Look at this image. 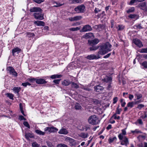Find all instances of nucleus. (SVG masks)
Returning <instances> with one entry per match:
<instances>
[{
  "instance_id": "nucleus-1",
  "label": "nucleus",
  "mask_w": 147,
  "mask_h": 147,
  "mask_svg": "<svg viewBox=\"0 0 147 147\" xmlns=\"http://www.w3.org/2000/svg\"><path fill=\"white\" fill-rule=\"evenodd\" d=\"M100 40L98 38H95L94 39L90 40H88V44L90 46L89 49L90 51H96L99 48L101 50V46H96Z\"/></svg>"
},
{
  "instance_id": "nucleus-2",
  "label": "nucleus",
  "mask_w": 147,
  "mask_h": 147,
  "mask_svg": "<svg viewBox=\"0 0 147 147\" xmlns=\"http://www.w3.org/2000/svg\"><path fill=\"white\" fill-rule=\"evenodd\" d=\"M111 47V45L109 42H107L103 45L102 48V55L105 54L111 51L110 49Z\"/></svg>"
},
{
  "instance_id": "nucleus-3",
  "label": "nucleus",
  "mask_w": 147,
  "mask_h": 147,
  "mask_svg": "<svg viewBox=\"0 0 147 147\" xmlns=\"http://www.w3.org/2000/svg\"><path fill=\"white\" fill-rule=\"evenodd\" d=\"M88 122L92 125H96L100 122V121L95 115L90 116L88 119Z\"/></svg>"
},
{
  "instance_id": "nucleus-4",
  "label": "nucleus",
  "mask_w": 147,
  "mask_h": 147,
  "mask_svg": "<svg viewBox=\"0 0 147 147\" xmlns=\"http://www.w3.org/2000/svg\"><path fill=\"white\" fill-rule=\"evenodd\" d=\"M85 6L82 4L76 7L74 9V11L77 13H83L85 11Z\"/></svg>"
},
{
  "instance_id": "nucleus-5",
  "label": "nucleus",
  "mask_w": 147,
  "mask_h": 147,
  "mask_svg": "<svg viewBox=\"0 0 147 147\" xmlns=\"http://www.w3.org/2000/svg\"><path fill=\"white\" fill-rule=\"evenodd\" d=\"M101 54V50L99 49V51L98 53V54L96 55H95L94 54H91L88 55L86 57L87 59L91 60L94 59H97L100 58V55Z\"/></svg>"
},
{
  "instance_id": "nucleus-6",
  "label": "nucleus",
  "mask_w": 147,
  "mask_h": 147,
  "mask_svg": "<svg viewBox=\"0 0 147 147\" xmlns=\"http://www.w3.org/2000/svg\"><path fill=\"white\" fill-rule=\"evenodd\" d=\"M6 69L7 71H9L10 74L13 75L15 77H16L17 76V73L12 67H7Z\"/></svg>"
},
{
  "instance_id": "nucleus-7",
  "label": "nucleus",
  "mask_w": 147,
  "mask_h": 147,
  "mask_svg": "<svg viewBox=\"0 0 147 147\" xmlns=\"http://www.w3.org/2000/svg\"><path fill=\"white\" fill-rule=\"evenodd\" d=\"M42 11L35 13L33 14L34 18L37 20H41L44 19L43 16L41 14Z\"/></svg>"
},
{
  "instance_id": "nucleus-8",
  "label": "nucleus",
  "mask_w": 147,
  "mask_h": 147,
  "mask_svg": "<svg viewBox=\"0 0 147 147\" xmlns=\"http://www.w3.org/2000/svg\"><path fill=\"white\" fill-rule=\"evenodd\" d=\"M45 131H48L50 133H51L57 132L58 131V129L56 127H47L45 128Z\"/></svg>"
},
{
  "instance_id": "nucleus-9",
  "label": "nucleus",
  "mask_w": 147,
  "mask_h": 147,
  "mask_svg": "<svg viewBox=\"0 0 147 147\" xmlns=\"http://www.w3.org/2000/svg\"><path fill=\"white\" fill-rule=\"evenodd\" d=\"M134 43L139 48H141L143 46V45L141 41L139 39H134L133 40Z\"/></svg>"
},
{
  "instance_id": "nucleus-10",
  "label": "nucleus",
  "mask_w": 147,
  "mask_h": 147,
  "mask_svg": "<svg viewBox=\"0 0 147 147\" xmlns=\"http://www.w3.org/2000/svg\"><path fill=\"white\" fill-rule=\"evenodd\" d=\"M92 30L91 26L89 25H87L84 26L82 30V32H86L90 31Z\"/></svg>"
},
{
  "instance_id": "nucleus-11",
  "label": "nucleus",
  "mask_w": 147,
  "mask_h": 147,
  "mask_svg": "<svg viewBox=\"0 0 147 147\" xmlns=\"http://www.w3.org/2000/svg\"><path fill=\"white\" fill-rule=\"evenodd\" d=\"M122 133L119 134L118 136V137L119 139L120 140H122L123 139V138L125 136L126 134V132L125 130V129H124L121 130Z\"/></svg>"
},
{
  "instance_id": "nucleus-12",
  "label": "nucleus",
  "mask_w": 147,
  "mask_h": 147,
  "mask_svg": "<svg viewBox=\"0 0 147 147\" xmlns=\"http://www.w3.org/2000/svg\"><path fill=\"white\" fill-rule=\"evenodd\" d=\"M123 139V140H122L121 142V144L122 145H125V146H127L129 144L128 139L126 136H124Z\"/></svg>"
},
{
  "instance_id": "nucleus-13",
  "label": "nucleus",
  "mask_w": 147,
  "mask_h": 147,
  "mask_svg": "<svg viewBox=\"0 0 147 147\" xmlns=\"http://www.w3.org/2000/svg\"><path fill=\"white\" fill-rule=\"evenodd\" d=\"M30 11L31 12H35L36 13H38L39 12L42 11V10L39 7H34L31 8L30 10Z\"/></svg>"
},
{
  "instance_id": "nucleus-14",
  "label": "nucleus",
  "mask_w": 147,
  "mask_h": 147,
  "mask_svg": "<svg viewBox=\"0 0 147 147\" xmlns=\"http://www.w3.org/2000/svg\"><path fill=\"white\" fill-rule=\"evenodd\" d=\"M47 82L44 79L41 78L36 79V83L39 84H45Z\"/></svg>"
},
{
  "instance_id": "nucleus-15",
  "label": "nucleus",
  "mask_w": 147,
  "mask_h": 147,
  "mask_svg": "<svg viewBox=\"0 0 147 147\" xmlns=\"http://www.w3.org/2000/svg\"><path fill=\"white\" fill-rule=\"evenodd\" d=\"M68 132L66 129L62 128L58 132V133L60 134L66 135L68 133Z\"/></svg>"
},
{
  "instance_id": "nucleus-16",
  "label": "nucleus",
  "mask_w": 147,
  "mask_h": 147,
  "mask_svg": "<svg viewBox=\"0 0 147 147\" xmlns=\"http://www.w3.org/2000/svg\"><path fill=\"white\" fill-rule=\"evenodd\" d=\"M34 23L36 25L39 26H44L45 25V23L44 22L40 21H34Z\"/></svg>"
},
{
  "instance_id": "nucleus-17",
  "label": "nucleus",
  "mask_w": 147,
  "mask_h": 147,
  "mask_svg": "<svg viewBox=\"0 0 147 147\" xmlns=\"http://www.w3.org/2000/svg\"><path fill=\"white\" fill-rule=\"evenodd\" d=\"M92 102L98 106L100 107L101 105V101L98 99H92Z\"/></svg>"
},
{
  "instance_id": "nucleus-18",
  "label": "nucleus",
  "mask_w": 147,
  "mask_h": 147,
  "mask_svg": "<svg viewBox=\"0 0 147 147\" xmlns=\"http://www.w3.org/2000/svg\"><path fill=\"white\" fill-rule=\"evenodd\" d=\"M92 37H94L93 34L91 32H89L86 34L84 35V38L86 39H87L91 38Z\"/></svg>"
},
{
  "instance_id": "nucleus-19",
  "label": "nucleus",
  "mask_w": 147,
  "mask_h": 147,
  "mask_svg": "<svg viewBox=\"0 0 147 147\" xmlns=\"http://www.w3.org/2000/svg\"><path fill=\"white\" fill-rule=\"evenodd\" d=\"M71 83V82L69 80H64L62 82V84L63 85L65 86H67Z\"/></svg>"
},
{
  "instance_id": "nucleus-20",
  "label": "nucleus",
  "mask_w": 147,
  "mask_h": 147,
  "mask_svg": "<svg viewBox=\"0 0 147 147\" xmlns=\"http://www.w3.org/2000/svg\"><path fill=\"white\" fill-rule=\"evenodd\" d=\"M102 80L106 82H111L112 80V78L111 77L106 76Z\"/></svg>"
},
{
  "instance_id": "nucleus-21",
  "label": "nucleus",
  "mask_w": 147,
  "mask_h": 147,
  "mask_svg": "<svg viewBox=\"0 0 147 147\" xmlns=\"http://www.w3.org/2000/svg\"><path fill=\"white\" fill-rule=\"evenodd\" d=\"M21 49L18 47L15 48L12 50V53L13 56H15V53H17V54L19 53V52L20 51Z\"/></svg>"
},
{
  "instance_id": "nucleus-22",
  "label": "nucleus",
  "mask_w": 147,
  "mask_h": 147,
  "mask_svg": "<svg viewBox=\"0 0 147 147\" xmlns=\"http://www.w3.org/2000/svg\"><path fill=\"white\" fill-rule=\"evenodd\" d=\"M94 90L97 92H100L101 91V86L100 84L97 85L94 87Z\"/></svg>"
},
{
  "instance_id": "nucleus-23",
  "label": "nucleus",
  "mask_w": 147,
  "mask_h": 147,
  "mask_svg": "<svg viewBox=\"0 0 147 147\" xmlns=\"http://www.w3.org/2000/svg\"><path fill=\"white\" fill-rule=\"evenodd\" d=\"M62 76L61 75L55 74L51 76L50 77L51 78L54 79L57 78H59L61 77Z\"/></svg>"
},
{
  "instance_id": "nucleus-24",
  "label": "nucleus",
  "mask_w": 147,
  "mask_h": 147,
  "mask_svg": "<svg viewBox=\"0 0 147 147\" xmlns=\"http://www.w3.org/2000/svg\"><path fill=\"white\" fill-rule=\"evenodd\" d=\"M53 4H55V5L53 6L54 7H57L62 6L64 5V3L61 4L59 3H58L55 1H53Z\"/></svg>"
},
{
  "instance_id": "nucleus-25",
  "label": "nucleus",
  "mask_w": 147,
  "mask_h": 147,
  "mask_svg": "<svg viewBox=\"0 0 147 147\" xmlns=\"http://www.w3.org/2000/svg\"><path fill=\"white\" fill-rule=\"evenodd\" d=\"M20 89L21 88L20 87H15L13 89V90L15 93L18 94Z\"/></svg>"
},
{
  "instance_id": "nucleus-26",
  "label": "nucleus",
  "mask_w": 147,
  "mask_h": 147,
  "mask_svg": "<svg viewBox=\"0 0 147 147\" xmlns=\"http://www.w3.org/2000/svg\"><path fill=\"white\" fill-rule=\"evenodd\" d=\"M26 138L27 139H28L29 138H33L34 137V136L32 134L30 133H26L25 134Z\"/></svg>"
},
{
  "instance_id": "nucleus-27",
  "label": "nucleus",
  "mask_w": 147,
  "mask_h": 147,
  "mask_svg": "<svg viewBox=\"0 0 147 147\" xmlns=\"http://www.w3.org/2000/svg\"><path fill=\"white\" fill-rule=\"evenodd\" d=\"M71 86L72 88H75L76 89H77L79 88V86L76 83H75L73 82H71Z\"/></svg>"
},
{
  "instance_id": "nucleus-28",
  "label": "nucleus",
  "mask_w": 147,
  "mask_h": 147,
  "mask_svg": "<svg viewBox=\"0 0 147 147\" xmlns=\"http://www.w3.org/2000/svg\"><path fill=\"white\" fill-rule=\"evenodd\" d=\"M35 132L37 134L40 135H44L45 134L44 132H43L40 130L38 129L35 130Z\"/></svg>"
},
{
  "instance_id": "nucleus-29",
  "label": "nucleus",
  "mask_w": 147,
  "mask_h": 147,
  "mask_svg": "<svg viewBox=\"0 0 147 147\" xmlns=\"http://www.w3.org/2000/svg\"><path fill=\"white\" fill-rule=\"evenodd\" d=\"M88 134L87 133H82L80 134V136L83 138H87Z\"/></svg>"
},
{
  "instance_id": "nucleus-30",
  "label": "nucleus",
  "mask_w": 147,
  "mask_h": 147,
  "mask_svg": "<svg viewBox=\"0 0 147 147\" xmlns=\"http://www.w3.org/2000/svg\"><path fill=\"white\" fill-rule=\"evenodd\" d=\"M81 108L82 107L79 103H76L75 104V108L77 110L81 109Z\"/></svg>"
},
{
  "instance_id": "nucleus-31",
  "label": "nucleus",
  "mask_w": 147,
  "mask_h": 147,
  "mask_svg": "<svg viewBox=\"0 0 147 147\" xmlns=\"http://www.w3.org/2000/svg\"><path fill=\"white\" fill-rule=\"evenodd\" d=\"M27 36L28 37H34L35 35L34 33L30 32H27L26 33Z\"/></svg>"
},
{
  "instance_id": "nucleus-32",
  "label": "nucleus",
  "mask_w": 147,
  "mask_h": 147,
  "mask_svg": "<svg viewBox=\"0 0 147 147\" xmlns=\"http://www.w3.org/2000/svg\"><path fill=\"white\" fill-rule=\"evenodd\" d=\"M134 104V103L133 102H129L127 104V107L131 108L133 107Z\"/></svg>"
},
{
  "instance_id": "nucleus-33",
  "label": "nucleus",
  "mask_w": 147,
  "mask_h": 147,
  "mask_svg": "<svg viewBox=\"0 0 147 147\" xmlns=\"http://www.w3.org/2000/svg\"><path fill=\"white\" fill-rule=\"evenodd\" d=\"M7 97H8L10 99L13 100L14 95L12 94L7 93L6 94Z\"/></svg>"
},
{
  "instance_id": "nucleus-34",
  "label": "nucleus",
  "mask_w": 147,
  "mask_h": 147,
  "mask_svg": "<svg viewBox=\"0 0 147 147\" xmlns=\"http://www.w3.org/2000/svg\"><path fill=\"white\" fill-rule=\"evenodd\" d=\"M139 7L141 8H144L146 6V3L145 2L141 3L138 5Z\"/></svg>"
},
{
  "instance_id": "nucleus-35",
  "label": "nucleus",
  "mask_w": 147,
  "mask_h": 147,
  "mask_svg": "<svg viewBox=\"0 0 147 147\" xmlns=\"http://www.w3.org/2000/svg\"><path fill=\"white\" fill-rule=\"evenodd\" d=\"M74 18L75 21H78L82 18V17L81 16H77L74 17Z\"/></svg>"
},
{
  "instance_id": "nucleus-36",
  "label": "nucleus",
  "mask_w": 147,
  "mask_h": 147,
  "mask_svg": "<svg viewBox=\"0 0 147 147\" xmlns=\"http://www.w3.org/2000/svg\"><path fill=\"white\" fill-rule=\"evenodd\" d=\"M124 26L122 25H119L118 27H117V28L118 29V30H122L124 28Z\"/></svg>"
},
{
  "instance_id": "nucleus-37",
  "label": "nucleus",
  "mask_w": 147,
  "mask_h": 147,
  "mask_svg": "<svg viewBox=\"0 0 147 147\" xmlns=\"http://www.w3.org/2000/svg\"><path fill=\"white\" fill-rule=\"evenodd\" d=\"M32 147H41L40 145L36 142H34L32 143Z\"/></svg>"
},
{
  "instance_id": "nucleus-38",
  "label": "nucleus",
  "mask_w": 147,
  "mask_h": 147,
  "mask_svg": "<svg viewBox=\"0 0 147 147\" xmlns=\"http://www.w3.org/2000/svg\"><path fill=\"white\" fill-rule=\"evenodd\" d=\"M116 140L117 138L115 136L113 138H110L109 139V143H111L112 142Z\"/></svg>"
},
{
  "instance_id": "nucleus-39",
  "label": "nucleus",
  "mask_w": 147,
  "mask_h": 147,
  "mask_svg": "<svg viewBox=\"0 0 147 147\" xmlns=\"http://www.w3.org/2000/svg\"><path fill=\"white\" fill-rule=\"evenodd\" d=\"M134 11V7H131V8L129 9L127 11V13L133 12Z\"/></svg>"
},
{
  "instance_id": "nucleus-40",
  "label": "nucleus",
  "mask_w": 147,
  "mask_h": 147,
  "mask_svg": "<svg viewBox=\"0 0 147 147\" xmlns=\"http://www.w3.org/2000/svg\"><path fill=\"white\" fill-rule=\"evenodd\" d=\"M80 29V28L78 27H76V28H71L69 29L70 30L73 31H77L79 30Z\"/></svg>"
},
{
  "instance_id": "nucleus-41",
  "label": "nucleus",
  "mask_w": 147,
  "mask_h": 147,
  "mask_svg": "<svg viewBox=\"0 0 147 147\" xmlns=\"http://www.w3.org/2000/svg\"><path fill=\"white\" fill-rule=\"evenodd\" d=\"M140 52V53H147V48H146L142 49Z\"/></svg>"
},
{
  "instance_id": "nucleus-42",
  "label": "nucleus",
  "mask_w": 147,
  "mask_h": 147,
  "mask_svg": "<svg viewBox=\"0 0 147 147\" xmlns=\"http://www.w3.org/2000/svg\"><path fill=\"white\" fill-rule=\"evenodd\" d=\"M23 123L24 125L26 127H27L28 128H30V125L27 121H24Z\"/></svg>"
},
{
  "instance_id": "nucleus-43",
  "label": "nucleus",
  "mask_w": 147,
  "mask_h": 147,
  "mask_svg": "<svg viewBox=\"0 0 147 147\" xmlns=\"http://www.w3.org/2000/svg\"><path fill=\"white\" fill-rule=\"evenodd\" d=\"M22 85L25 87H26L27 85H28L29 86H30L31 84L28 82H26L22 83Z\"/></svg>"
},
{
  "instance_id": "nucleus-44",
  "label": "nucleus",
  "mask_w": 147,
  "mask_h": 147,
  "mask_svg": "<svg viewBox=\"0 0 147 147\" xmlns=\"http://www.w3.org/2000/svg\"><path fill=\"white\" fill-rule=\"evenodd\" d=\"M135 96H136L137 100L139 99L140 98H142V95L140 94H136Z\"/></svg>"
},
{
  "instance_id": "nucleus-45",
  "label": "nucleus",
  "mask_w": 147,
  "mask_h": 147,
  "mask_svg": "<svg viewBox=\"0 0 147 147\" xmlns=\"http://www.w3.org/2000/svg\"><path fill=\"white\" fill-rule=\"evenodd\" d=\"M36 79L32 78H28L27 79V80L30 81L31 82H33L34 81H35L36 82Z\"/></svg>"
},
{
  "instance_id": "nucleus-46",
  "label": "nucleus",
  "mask_w": 147,
  "mask_h": 147,
  "mask_svg": "<svg viewBox=\"0 0 147 147\" xmlns=\"http://www.w3.org/2000/svg\"><path fill=\"white\" fill-rule=\"evenodd\" d=\"M121 110H122L121 109L117 107L116 110V114H120L121 112Z\"/></svg>"
},
{
  "instance_id": "nucleus-47",
  "label": "nucleus",
  "mask_w": 147,
  "mask_h": 147,
  "mask_svg": "<svg viewBox=\"0 0 147 147\" xmlns=\"http://www.w3.org/2000/svg\"><path fill=\"white\" fill-rule=\"evenodd\" d=\"M144 105L142 104H140L138 105L137 108L139 109L140 110L142 108L144 107Z\"/></svg>"
},
{
  "instance_id": "nucleus-48",
  "label": "nucleus",
  "mask_w": 147,
  "mask_h": 147,
  "mask_svg": "<svg viewBox=\"0 0 147 147\" xmlns=\"http://www.w3.org/2000/svg\"><path fill=\"white\" fill-rule=\"evenodd\" d=\"M142 65L144 67L147 68V61H144L142 63Z\"/></svg>"
},
{
  "instance_id": "nucleus-49",
  "label": "nucleus",
  "mask_w": 147,
  "mask_h": 147,
  "mask_svg": "<svg viewBox=\"0 0 147 147\" xmlns=\"http://www.w3.org/2000/svg\"><path fill=\"white\" fill-rule=\"evenodd\" d=\"M60 80L61 79L54 80L53 81V82L56 84H58L59 83Z\"/></svg>"
},
{
  "instance_id": "nucleus-50",
  "label": "nucleus",
  "mask_w": 147,
  "mask_h": 147,
  "mask_svg": "<svg viewBox=\"0 0 147 147\" xmlns=\"http://www.w3.org/2000/svg\"><path fill=\"white\" fill-rule=\"evenodd\" d=\"M94 28L98 30V29H99V28L100 29L101 28V25L100 24L96 25L94 26Z\"/></svg>"
},
{
  "instance_id": "nucleus-51",
  "label": "nucleus",
  "mask_w": 147,
  "mask_h": 147,
  "mask_svg": "<svg viewBox=\"0 0 147 147\" xmlns=\"http://www.w3.org/2000/svg\"><path fill=\"white\" fill-rule=\"evenodd\" d=\"M112 117H114L115 119H120V117L119 116L117 117L116 113L114 114L112 116Z\"/></svg>"
},
{
  "instance_id": "nucleus-52",
  "label": "nucleus",
  "mask_w": 147,
  "mask_h": 147,
  "mask_svg": "<svg viewBox=\"0 0 147 147\" xmlns=\"http://www.w3.org/2000/svg\"><path fill=\"white\" fill-rule=\"evenodd\" d=\"M36 3H40L44 1V0H33Z\"/></svg>"
},
{
  "instance_id": "nucleus-53",
  "label": "nucleus",
  "mask_w": 147,
  "mask_h": 147,
  "mask_svg": "<svg viewBox=\"0 0 147 147\" xmlns=\"http://www.w3.org/2000/svg\"><path fill=\"white\" fill-rule=\"evenodd\" d=\"M18 119L19 120L21 121L22 120H26V119L22 115H20L18 118Z\"/></svg>"
},
{
  "instance_id": "nucleus-54",
  "label": "nucleus",
  "mask_w": 147,
  "mask_h": 147,
  "mask_svg": "<svg viewBox=\"0 0 147 147\" xmlns=\"http://www.w3.org/2000/svg\"><path fill=\"white\" fill-rule=\"evenodd\" d=\"M47 145L49 147H54V146L52 145L51 142H47Z\"/></svg>"
},
{
  "instance_id": "nucleus-55",
  "label": "nucleus",
  "mask_w": 147,
  "mask_h": 147,
  "mask_svg": "<svg viewBox=\"0 0 147 147\" xmlns=\"http://www.w3.org/2000/svg\"><path fill=\"white\" fill-rule=\"evenodd\" d=\"M137 15L136 14H131L128 17L130 18H134Z\"/></svg>"
},
{
  "instance_id": "nucleus-56",
  "label": "nucleus",
  "mask_w": 147,
  "mask_h": 147,
  "mask_svg": "<svg viewBox=\"0 0 147 147\" xmlns=\"http://www.w3.org/2000/svg\"><path fill=\"white\" fill-rule=\"evenodd\" d=\"M131 131V132L133 133H141L140 131L138 130L137 129H136L134 131Z\"/></svg>"
},
{
  "instance_id": "nucleus-57",
  "label": "nucleus",
  "mask_w": 147,
  "mask_h": 147,
  "mask_svg": "<svg viewBox=\"0 0 147 147\" xmlns=\"http://www.w3.org/2000/svg\"><path fill=\"white\" fill-rule=\"evenodd\" d=\"M118 100V98L117 97H115L113 99V103H116Z\"/></svg>"
},
{
  "instance_id": "nucleus-58",
  "label": "nucleus",
  "mask_w": 147,
  "mask_h": 147,
  "mask_svg": "<svg viewBox=\"0 0 147 147\" xmlns=\"http://www.w3.org/2000/svg\"><path fill=\"white\" fill-rule=\"evenodd\" d=\"M94 11L95 13H97L100 11V10L98 8H95Z\"/></svg>"
},
{
  "instance_id": "nucleus-59",
  "label": "nucleus",
  "mask_w": 147,
  "mask_h": 147,
  "mask_svg": "<svg viewBox=\"0 0 147 147\" xmlns=\"http://www.w3.org/2000/svg\"><path fill=\"white\" fill-rule=\"evenodd\" d=\"M135 26L136 28V29H140L142 28V27L141 26V25L140 24H138V25H136Z\"/></svg>"
},
{
  "instance_id": "nucleus-60",
  "label": "nucleus",
  "mask_w": 147,
  "mask_h": 147,
  "mask_svg": "<svg viewBox=\"0 0 147 147\" xmlns=\"http://www.w3.org/2000/svg\"><path fill=\"white\" fill-rule=\"evenodd\" d=\"M74 3H79L82 2V0H72Z\"/></svg>"
},
{
  "instance_id": "nucleus-61",
  "label": "nucleus",
  "mask_w": 147,
  "mask_h": 147,
  "mask_svg": "<svg viewBox=\"0 0 147 147\" xmlns=\"http://www.w3.org/2000/svg\"><path fill=\"white\" fill-rule=\"evenodd\" d=\"M66 139L68 140L69 141H70L71 142H74V140L72 138H71L69 137H67L66 138Z\"/></svg>"
},
{
  "instance_id": "nucleus-62",
  "label": "nucleus",
  "mask_w": 147,
  "mask_h": 147,
  "mask_svg": "<svg viewBox=\"0 0 147 147\" xmlns=\"http://www.w3.org/2000/svg\"><path fill=\"white\" fill-rule=\"evenodd\" d=\"M111 53H110L107 55H106L105 56L103 57V58H108L109 57V56L111 55Z\"/></svg>"
},
{
  "instance_id": "nucleus-63",
  "label": "nucleus",
  "mask_w": 147,
  "mask_h": 147,
  "mask_svg": "<svg viewBox=\"0 0 147 147\" xmlns=\"http://www.w3.org/2000/svg\"><path fill=\"white\" fill-rule=\"evenodd\" d=\"M68 19L71 22L75 21L74 17L69 18H68Z\"/></svg>"
},
{
  "instance_id": "nucleus-64",
  "label": "nucleus",
  "mask_w": 147,
  "mask_h": 147,
  "mask_svg": "<svg viewBox=\"0 0 147 147\" xmlns=\"http://www.w3.org/2000/svg\"><path fill=\"white\" fill-rule=\"evenodd\" d=\"M135 2H137L136 0H131L130 2V5H131Z\"/></svg>"
}]
</instances>
